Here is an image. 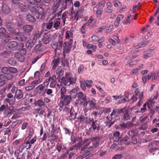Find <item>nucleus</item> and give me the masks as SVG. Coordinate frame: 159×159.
Listing matches in <instances>:
<instances>
[{"mask_svg":"<svg viewBox=\"0 0 159 159\" xmlns=\"http://www.w3.org/2000/svg\"><path fill=\"white\" fill-rule=\"evenodd\" d=\"M95 100L94 98L89 99L86 102H84L83 104V106L84 107V112H86L89 110L94 109L95 107L96 103Z\"/></svg>","mask_w":159,"mask_h":159,"instance_id":"nucleus-1","label":"nucleus"},{"mask_svg":"<svg viewBox=\"0 0 159 159\" xmlns=\"http://www.w3.org/2000/svg\"><path fill=\"white\" fill-rule=\"evenodd\" d=\"M77 98L78 99L76 100L75 104L76 105L79 104L81 105L84 102H86L87 101V97L86 95L84 94L83 92H80L77 93Z\"/></svg>","mask_w":159,"mask_h":159,"instance_id":"nucleus-2","label":"nucleus"},{"mask_svg":"<svg viewBox=\"0 0 159 159\" xmlns=\"http://www.w3.org/2000/svg\"><path fill=\"white\" fill-rule=\"evenodd\" d=\"M62 41H60L58 43L57 42H53L51 43V46L54 49L56 54H59L60 52V50L62 48Z\"/></svg>","mask_w":159,"mask_h":159,"instance_id":"nucleus-3","label":"nucleus"},{"mask_svg":"<svg viewBox=\"0 0 159 159\" xmlns=\"http://www.w3.org/2000/svg\"><path fill=\"white\" fill-rule=\"evenodd\" d=\"M123 110L122 109H114L111 115L108 116L107 118L108 120H112L113 118L119 116L120 114L123 111Z\"/></svg>","mask_w":159,"mask_h":159,"instance_id":"nucleus-4","label":"nucleus"},{"mask_svg":"<svg viewBox=\"0 0 159 159\" xmlns=\"http://www.w3.org/2000/svg\"><path fill=\"white\" fill-rule=\"evenodd\" d=\"M74 30L73 28H71L70 30H67L65 34V38L66 39H68L70 44L73 43Z\"/></svg>","mask_w":159,"mask_h":159,"instance_id":"nucleus-5","label":"nucleus"},{"mask_svg":"<svg viewBox=\"0 0 159 159\" xmlns=\"http://www.w3.org/2000/svg\"><path fill=\"white\" fill-rule=\"evenodd\" d=\"M71 98V96L65 95L61 97L60 102L63 105H67L70 103Z\"/></svg>","mask_w":159,"mask_h":159,"instance_id":"nucleus-6","label":"nucleus"},{"mask_svg":"<svg viewBox=\"0 0 159 159\" xmlns=\"http://www.w3.org/2000/svg\"><path fill=\"white\" fill-rule=\"evenodd\" d=\"M31 11L38 15H42L43 16V9L42 7H37L36 8L33 7L32 9L29 8Z\"/></svg>","mask_w":159,"mask_h":159,"instance_id":"nucleus-7","label":"nucleus"},{"mask_svg":"<svg viewBox=\"0 0 159 159\" xmlns=\"http://www.w3.org/2000/svg\"><path fill=\"white\" fill-rule=\"evenodd\" d=\"M157 95L155 96H154L153 97H151L149 99L148 101L146 102L145 103L147 104V107L149 109L151 110V108L150 105L151 106H152L155 102L154 100L157 99Z\"/></svg>","mask_w":159,"mask_h":159,"instance_id":"nucleus-8","label":"nucleus"},{"mask_svg":"<svg viewBox=\"0 0 159 159\" xmlns=\"http://www.w3.org/2000/svg\"><path fill=\"white\" fill-rule=\"evenodd\" d=\"M55 16H52L48 22L46 23H44V26H46V28L48 30H50L52 27L53 25V20L54 19Z\"/></svg>","mask_w":159,"mask_h":159,"instance_id":"nucleus-9","label":"nucleus"},{"mask_svg":"<svg viewBox=\"0 0 159 159\" xmlns=\"http://www.w3.org/2000/svg\"><path fill=\"white\" fill-rule=\"evenodd\" d=\"M65 44V46L63 47V55L65 56V54L66 53H68L70 52V50L71 48V46L72 43L71 44H70L69 42H67V45L66 43H64Z\"/></svg>","mask_w":159,"mask_h":159,"instance_id":"nucleus-10","label":"nucleus"},{"mask_svg":"<svg viewBox=\"0 0 159 159\" xmlns=\"http://www.w3.org/2000/svg\"><path fill=\"white\" fill-rule=\"evenodd\" d=\"M66 77L67 81L70 83L69 85L71 84L75 83L76 81L75 79L71 77V74L69 73L66 74Z\"/></svg>","mask_w":159,"mask_h":159,"instance_id":"nucleus-11","label":"nucleus"},{"mask_svg":"<svg viewBox=\"0 0 159 159\" xmlns=\"http://www.w3.org/2000/svg\"><path fill=\"white\" fill-rule=\"evenodd\" d=\"M23 96V94L22 91L20 89H18L16 91L14 97L17 99L19 100Z\"/></svg>","mask_w":159,"mask_h":159,"instance_id":"nucleus-12","label":"nucleus"},{"mask_svg":"<svg viewBox=\"0 0 159 159\" xmlns=\"http://www.w3.org/2000/svg\"><path fill=\"white\" fill-rule=\"evenodd\" d=\"M18 7L22 12H27L28 10V7L22 3H19Z\"/></svg>","mask_w":159,"mask_h":159,"instance_id":"nucleus-13","label":"nucleus"},{"mask_svg":"<svg viewBox=\"0 0 159 159\" xmlns=\"http://www.w3.org/2000/svg\"><path fill=\"white\" fill-rule=\"evenodd\" d=\"M124 16L122 14H119L117 16L114 23V25L116 27H118L120 24V21L122 20Z\"/></svg>","mask_w":159,"mask_h":159,"instance_id":"nucleus-14","label":"nucleus"},{"mask_svg":"<svg viewBox=\"0 0 159 159\" xmlns=\"http://www.w3.org/2000/svg\"><path fill=\"white\" fill-rule=\"evenodd\" d=\"M61 1V0H56V1L54 4L53 6V9L54 10V11H55V12L57 11L60 5Z\"/></svg>","mask_w":159,"mask_h":159,"instance_id":"nucleus-15","label":"nucleus"},{"mask_svg":"<svg viewBox=\"0 0 159 159\" xmlns=\"http://www.w3.org/2000/svg\"><path fill=\"white\" fill-rule=\"evenodd\" d=\"M92 141L93 143V146L94 147L96 148L98 146L100 141L99 137H96L93 138Z\"/></svg>","mask_w":159,"mask_h":159,"instance_id":"nucleus-16","label":"nucleus"},{"mask_svg":"<svg viewBox=\"0 0 159 159\" xmlns=\"http://www.w3.org/2000/svg\"><path fill=\"white\" fill-rule=\"evenodd\" d=\"M51 38L50 37V35H47L44 36L42 39V41L44 44H47L48 43L51 41Z\"/></svg>","mask_w":159,"mask_h":159,"instance_id":"nucleus-17","label":"nucleus"},{"mask_svg":"<svg viewBox=\"0 0 159 159\" xmlns=\"http://www.w3.org/2000/svg\"><path fill=\"white\" fill-rule=\"evenodd\" d=\"M23 30L26 33H28L31 31L33 29L32 26L30 25H26L24 26Z\"/></svg>","mask_w":159,"mask_h":159,"instance_id":"nucleus-18","label":"nucleus"},{"mask_svg":"<svg viewBox=\"0 0 159 159\" xmlns=\"http://www.w3.org/2000/svg\"><path fill=\"white\" fill-rule=\"evenodd\" d=\"M132 123L130 122H128L126 123H122L120 124V126L123 129L129 128L132 126Z\"/></svg>","mask_w":159,"mask_h":159,"instance_id":"nucleus-19","label":"nucleus"},{"mask_svg":"<svg viewBox=\"0 0 159 159\" xmlns=\"http://www.w3.org/2000/svg\"><path fill=\"white\" fill-rule=\"evenodd\" d=\"M79 88L78 87L76 88L72 89L70 92V94L74 98H75L76 96V93L79 90Z\"/></svg>","mask_w":159,"mask_h":159,"instance_id":"nucleus-20","label":"nucleus"},{"mask_svg":"<svg viewBox=\"0 0 159 159\" xmlns=\"http://www.w3.org/2000/svg\"><path fill=\"white\" fill-rule=\"evenodd\" d=\"M30 4L35 5H39L41 2V0H26Z\"/></svg>","mask_w":159,"mask_h":159,"instance_id":"nucleus-21","label":"nucleus"},{"mask_svg":"<svg viewBox=\"0 0 159 159\" xmlns=\"http://www.w3.org/2000/svg\"><path fill=\"white\" fill-rule=\"evenodd\" d=\"M2 9L3 12L5 14H8L10 12V9L7 5H3Z\"/></svg>","mask_w":159,"mask_h":159,"instance_id":"nucleus-22","label":"nucleus"},{"mask_svg":"<svg viewBox=\"0 0 159 159\" xmlns=\"http://www.w3.org/2000/svg\"><path fill=\"white\" fill-rule=\"evenodd\" d=\"M139 130L138 129H133L131 131L129 132V135L132 137H134L137 134Z\"/></svg>","mask_w":159,"mask_h":159,"instance_id":"nucleus-23","label":"nucleus"},{"mask_svg":"<svg viewBox=\"0 0 159 159\" xmlns=\"http://www.w3.org/2000/svg\"><path fill=\"white\" fill-rule=\"evenodd\" d=\"M53 22L54 23L53 25V28H55L56 30H58L59 29V28L60 24V22L57 20H53Z\"/></svg>","mask_w":159,"mask_h":159,"instance_id":"nucleus-24","label":"nucleus"},{"mask_svg":"<svg viewBox=\"0 0 159 159\" xmlns=\"http://www.w3.org/2000/svg\"><path fill=\"white\" fill-rule=\"evenodd\" d=\"M16 38L17 40L22 41L25 39L24 36L21 33H18L16 34Z\"/></svg>","mask_w":159,"mask_h":159,"instance_id":"nucleus-25","label":"nucleus"},{"mask_svg":"<svg viewBox=\"0 0 159 159\" xmlns=\"http://www.w3.org/2000/svg\"><path fill=\"white\" fill-rule=\"evenodd\" d=\"M17 44V43L16 42L11 41L8 43V46L9 48H13L16 47Z\"/></svg>","mask_w":159,"mask_h":159,"instance_id":"nucleus-26","label":"nucleus"},{"mask_svg":"<svg viewBox=\"0 0 159 159\" xmlns=\"http://www.w3.org/2000/svg\"><path fill=\"white\" fill-rule=\"evenodd\" d=\"M130 118L129 115L127 111H125L124 115L122 117V120H127Z\"/></svg>","mask_w":159,"mask_h":159,"instance_id":"nucleus-27","label":"nucleus"},{"mask_svg":"<svg viewBox=\"0 0 159 159\" xmlns=\"http://www.w3.org/2000/svg\"><path fill=\"white\" fill-rule=\"evenodd\" d=\"M15 56L17 58L19 61L23 62L24 61V57L23 56L21 55L20 53H17L16 54Z\"/></svg>","mask_w":159,"mask_h":159,"instance_id":"nucleus-28","label":"nucleus"},{"mask_svg":"<svg viewBox=\"0 0 159 159\" xmlns=\"http://www.w3.org/2000/svg\"><path fill=\"white\" fill-rule=\"evenodd\" d=\"M26 20L31 22H34L35 20L34 17L30 14L26 16Z\"/></svg>","mask_w":159,"mask_h":159,"instance_id":"nucleus-29","label":"nucleus"},{"mask_svg":"<svg viewBox=\"0 0 159 159\" xmlns=\"http://www.w3.org/2000/svg\"><path fill=\"white\" fill-rule=\"evenodd\" d=\"M0 80H1V82L4 84L6 81H7V78L5 75H0Z\"/></svg>","mask_w":159,"mask_h":159,"instance_id":"nucleus-30","label":"nucleus"},{"mask_svg":"<svg viewBox=\"0 0 159 159\" xmlns=\"http://www.w3.org/2000/svg\"><path fill=\"white\" fill-rule=\"evenodd\" d=\"M66 92V88L64 87H62L59 92L61 94V97L65 95L64 94H65Z\"/></svg>","mask_w":159,"mask_h":159,"instance_id":"nucleus-31","label":"nucleus"},{"mask_svg":"<svg viewBox=\"0 0 159 159\" xmlns=\"http://www.w3.org/2000/svg\"><path fill=\"white\" fill-rule=\"evenodd\" d=\"M40 37V34L39 32H36L34 34V38L32 41V42L33 43H35L36 40Z\"/></svg>","mask_w":159,"mask_h":159,"instance_id":"nucleus-32","label":"nucleus"},{"mask_svg":"<svg viewBox=\"0 0 159 159\" xmlns=\"http://www.w3.org/2000/svg\"><path fill=\"white\" fill-rule=\"evenodd\" d=\"M131 17V15L130 14H129L127 16V18L125 20L124 22V24L126 25H128L130 24V18Z\"/></svg>","mask_w":159,"mask_h":159,"instance_id":"nucleus-33","label":"nucleus"},{"mask_svg":"<svg viewBox=\"0 0 159 159\" xmlns=\"http://www.w3.org/2000/svg\"><path fill=\"white\" fill-rule=\"evenodd\" d=\"M138 56V55H134L132 56H128L126 57V58H125V60H128L130 61L131 60L134 59V58Z\"/></svg>","mask_w":159,"mask_h":159,"instance_id":"nucleus-34","label":"nucleus"},{"mask_svg":"<svg viewBox=\"0 0 159 159\" xmlns=\"http://www.w3.org/2000/svg\"><path fill=\"white\" fill-rule=\"evenodd\" d=\"M36 103L37 105V106H38L39 107H41L45 105L44 102L41 100H38L36 102Z\"/></svg>","mask_w":159,"mask_h":159,"instance_id":"nucleus-35","label":"nucleus"},{"mask_svg":"<svg viewBox=\"0 0 159 159\" xmlns=\"http://www.w3.org/2000/svg\"><path fill=\"white\" fill-rule=\"evenodd\" d=\"M45 87L43 84H40L35 89V90H40V91H42L44 89Z\"/></svg>","mask_w":159,"mask_h":159,"instance_id":"nucleus-36","label":"nucleus"},{"mask_svg":"<svg viewBox=\"0 0 159 159\" xmlns=\"http://www.w3.org/2000/svg\"><path fill=\"white\" fill-rule=\"evenodd\" d=\"M141 68V66H139L136 69L133 70L132 71H131L130 72V73L131 74H135L137 73L138 71Z\"/></svg>","mask_w":159,"mask_h":159,"instance_id":"nucleus-37","label":"nucleus"},{"mask_svg":"<svg viewBox=\"0 0 159 159\" xmlns=\"http://www.w3.org/2000/svg\"><path fill=\"white\" fill-rule=\"evenodd\" d=\"M158 77H159V71L155 72L153 73L152 77L153 79H156Z\"/></svg>","mask_w":159,"mask_h":159,"instance_id":"nucleus-38","label":"nucleus"},{"mask_svg":"<svg viewBox=\"0 0 159 159\" xmlns=\"http://www.w3.org/2000/svg\"><path fill=\"white\" fill-rule=\"evenodd\" d=\"M42 81V79H39L37 80H34L32 82L31 84L32 85L35 84L37 85L40 83Z\"/></svg>","mask_w":159,"mask_h":159,"instance_id":"nucleus-39","label":"nucleus"},{"mask_svg":"<svg viewBox=\"0 0 159 159\" xmlns=\"http://www.w3.org/2000/svg\"><path fill=\"white\" fill-rule=\"evenodd\" d=\"M80 86L81 88L83 90L85 91L86 89L85 83L82 81H80Z\"/></svg>","mask_w":159,"mask_h":159,"instance_id":"nucleus-40","label":"nucleus"},{"mask_svg":"<svg viewBox=\"0 0 159 159\" xmlns=\"http://www.w3.org/2000/svg\"><path fill=\"white\" fill-rule=\"evenodd\" d=\"M63 71L60 68L57 69L56 72V73L59 76L62 75L63 74Z\"/></svg>","mask_w":159,"mask_h":159,"instance_id":"nucleus-41","label":"nucleus"},{"mask_svg":"<svg viewBox=\"0 0 159 159\" xmlns=\"http://www.w3.org/2000/svg\"><path fill=\"white\" fill-rule=\"evenodd\" d=\"M140 48L138 45H136L134 46L132 48L133 50L132 51L133 53H136L138 52V50H136V49H138Z\"/></svg>","mask_w":159,"mask_h":159,"instance_id":"nucleus-42","label":"nucleus"},{"mask_svg":"<svg viewBox=\"0 0 159 159\" xmlns=\"http://www.w3.org/2000/svg\"><path fill=\"white\" fill-rule=\"evenodd\" d=\"M104 3L105 2L103 1H102L100 2L93 8V9H95V8L98 9L99 8L101 7Z\"/></svg>","mask_w":159,"mask_h":159,"instance_id":"nucleus-43","label":"nucleus"},{"mask_svg":"<svg viewBox=\"0 0 159 159\" xmlns=\"http://www.w3.org/2000/svg\"><path fill=\"white\" fill-rule=\"evenodd\" d=\"M147 105L146 104V103H144L141 109L140 110V112L143 113L145 112L147 110V108H146V106Z\"/></svg>","mask_w":159,"mask_h":159,"instance_id":"nucleus-44","label":"nucleus"},{"mask_svg":"<svg viewBox=\"0 0 159 159\" xmlns=\"http://www.w3.org/2000/svg\"><path fill=\"white\" fill-rule=\"evenodd\" d=\"M30 138H29V137H27L26 138V139L25 140V141L24 142V144H29V146H28V149H30V148L31 147V145L30 144V142L29 141H26V140H29V139Z\"/></svg>","mask_w":159,"mask_h":159,"instance_id":"nucleus-45","label":"nucleus"},{"mask_svg":"<svg viewBox=\"0 0 159 159\" xmlns=\"http://www.w3.org/2000/svg\"><path fill=\"white\" fill-rule=\"evenodd\" d=\"M102 8L99 9L96 12V15L97 17L100 16L101 15L102 12Z\"/></svg>","mask_w":159,"mask_h":159,"instance_id":"nucleus-46","label":"nucleus"},{"mask_svg":"<svg viewBox=\"0 0 159 159\" xmlns=\"http://www.w3.org/2000/svg\"><path fill=\"white\" fill-rule=\"evenodd\" d=\"M51 79V77H49L48 79H46L43 83V84L44 86H48L49 85L50 80Z\"/></svg>","mask_w":159,"mask_h":159,"instance_id":"nucleus-47","label":"nucleus"},{"mask_svg":"<svg viewBox=\"0 0 159 159\" xmlns=\"http://www.w3.org/2000/svg\"><path fill=\"white\" fill-rule=\"evenodd\" d=\"M9 71L8 69L6 67H3L2 69V72L5 74L8 73Z\"/></svg>","mask_w":159,"mask_h":159,"instance_id":"nucleus-48","label":"nucleus"},{"mask_svg":"<svg viewBox=\"0 0 159 159\" xmlns=\"http://www.w3.org/2000/svg\"><path fill=\"white\" fill-rule=\"evenodd\" d=\"M98 125L97 123H96L95 122H93L92 125V126L94 130H95L96 129H98Z\"/></svg>","mask_w":159,"mask_h":159,"instance_id":"nucleus-49","label":"nucleus"},{"mask_svg":"<svg viewBox=\"0 0 159 159\" xmlns=\"http://www.w3.org/2000/svg\"><path fill=\"white\" fill-rule=\"evenodd\" d=\"M84 66L82 65L80 66L78 68V72L79 73L82 72L84 70Z\"/></svg>","mask_w":159,"mask_h":159,"instance_id":"nucleus-50","label":"nucleus"},{"mask_svg":"<svg viewBox=\"0 0 159 159\" xmlns=\"http://www.w3.org/2000/svg\"><path fill=\"white\" fill-rule=\"evenodd\" d=\"M114 6L115 7H117L121 3L119 2L118 0H115L113 1Z\"/></svg>","mask_w":159,"mask_h":159,"instance_id":"nucleus-51","label":"nucleus"},{"mask_svg":"<svg viewBox=\"0 0 159 159\" xmlns=\"http://www.w3.org/2000/svg\"><path fill=\"white\" fill-rule=\"evenodd\" d=\"M122 154H117L114 156L112 158V159H120L122 157Z\"/></svg>","mask_w":159,"mask_h":159,"instance_id":"nucleus-52","label":"nucleus"},{"mask_svg":"<svg viewBox=\"0 0 159 159\" xmlns=\"http://www.w3.org/2000/svg\"><path fill=\"white\" fill-rule=\"evenodd\" d=\"M112 97L115 100H116L117 99L121 98H122V96L120 94L119 95H113L112 96Z\"/></svg>","mask_w":159,"mask_h":159,"instance_id":"nucleus-53","label":"nucleus"},{"mask_svg":"<svg viewBox=\"0 0 159 159\" xmlns=\"http://www.w3.org/2000/svg\"><path fill=\"white\" fill-rule=\"evenodd\" d=\"M57 84V82L56 81H53L51 82L50 84V87L52 88H54L55 87V86Z\"/></svg>","mask_w":159,"mask_h":159,"instance_id":"nucleus-54","label":"nucleus"},{"mask_svg":"<svg viewBox=\"0 0 159 159\" xmlns=\"http://www.w3.org/2000/svg\"><path fill=\"white\" fill-rule=\"evenodd\" d=\"M89 154V152L88 149H87L85 151V153L83 155V156H82L83 158L85 157L88 156Z\"/></svg>","mask_w":159,"mask_h":159,"instance_id":"nucleus-55","label":"nucleus"},{"mask_svg":"<svg viewBox=\"0 0 159 159\" xmlns=\"http://www.w3.org/2000/svg\"><path fill=\"white\" fill-rule=\"evenodd\" d=\"M92 38L93 41H96L98 39L99 37L95 35L94 34L93 35V36H92Z\"/></svg>","mask_w":159,"mask_h":159,"instance_id":"nucleus-56","label":"nucleus"},{"mask_svg":"<svg viewBox=\"0 0 159 159\" xmlns=\"http://www.w3.org/2000/svg\"><path fill=\"white\" fill-rule=\"evenodd\" d=\"M40 75V73L39 71H37L34 74V77L35 79H39V76Z\"/></svg>","mask_w":159,"mask_h":159,"instance_id":"nucleus-57","label":"nucleus"},{"mask_svg":"<svg viewBox=\"0 0 159 159\" xmlns=\"http://www.w3.org/2000/svg\"><path fill=\"white\" fill-rule=\"evenodd\" d=\"M111 100V97L110 96H108L106 97V98L104 100V101L107 104Z\"/></svg>","mask_w":159,"mask_h":159,"instance_id":"nucleus-58","label":"nucleus"},{"mask_svg":"<svg viewBox=\"0 0 159 159\" xmlns=\"http://www.w3.org/2000/svg\"><path fill=\"white\" fill-rule=\"evenodd\" d=\"M84 6L81 7L77 11L81 15L82 13L84 10Z\"/></svg>","mask_w":159,"mask_h":159,"instance_id":"nucleus-59","label":"nucleus"},{"mask_svg":"<svg viewBox=\"0 0 159 159\" xmlns=\"http://www.w3.org/2000/svg\"><path fill=\"white\" fill-rule=\"evenodd\" d=\"M147 43L145 42H142L139 43L138 45H139V47L140 48L141 47H142L143 45L145 46L147 44Z\"/></svg>","mask_w":159,"mask_h":159,"instance_id":"nucleus-60","label":"nucleus"},{"mask_svg":"<svg viewBox=\"0 0 159 159\" xmlns=\"http://www.w3.org/2000/svg\"><path fill=\"white\" fill-rule=\"evenodd\" d=\"M9 70L12 73H16L17 72V69L13 67L10 68Z\"/></svg>","mask_w":159,"mask_h":159,"instance_id":"nucleus-61","label":"nucleus"},{"mask_svg":"<svg viewBox=\"0 0 159 159\" xmlns=\"http://www.w3.org/2000/svg\"><path fill=\"white\" fill-rule=\"evenodd\" d=\"M68 12L65 11L62 14L61 16V19H66V18H67V14Z\"/></svg>","mask_w":159,"mask_h":159,"instance_id":"nucleus-62","label":"nucleus"},{"mask_svg":"<svg viewBox=\"0 0 159 159\" xmlns=\"http://www.w3.org/2000/svg\"><path fill=\"white\" fill-rule=\"evenodd\" d=\"M109 43L113 45H116V42L115 41L111 39H109Z\"/></svg>","mask_w":159,"mask_h":159,"instance_id":"nucleus-63","label":"nucleus"},{"mask_svg":"<svg viewBox=\"0 0 159 159\" xmlns=\"http://www.w3.org/2000/svg\"><path fill=\"white\" fill-rule=\"evenodd\" d=\"M34 87H35L34 85H32L31 86H29L26 87L25 88V89L26 90L29 91V90H30L33 89H34Z\"/></svg>","mask_w":159,"mask_h":159,"instance_id":"nucleus-64","label":"nucleus"}]
</instances>
